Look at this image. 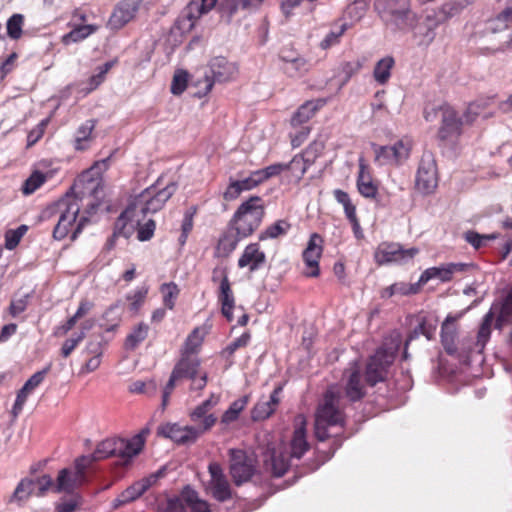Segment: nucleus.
Listing matches in <instances>:
<instances>
[{
  "mask_svg": "<svg viewBox=\"0 0 512 512\" xmlns=\"http://www.w3.org/2000/svg\"><path fill=\"white\" fill-rule=\"evenodd\" d=\"M34 489V480L28 478L22 479L16 486L13 494L10 496L9 502L21 505L32 495Z\"/></svg>",
  "mask_w": 512,
  "mask_h": 512,
  "instance_id": "37",
  "label": "nucleus"
},
{
  "mask_svg": "<svg viewBox=\"0 0 512 512\" xmlns=\"http://www.w3.org/2000/svg\"><path fill=\"white\" fill-rule=\"evenodd\" d=\"M188 82V75L184 71H179L175 73L172 83H171V92L174 95H180L182 94L186 87Z\"/></svg>",
  "mask_w": 512,
  "mask_h": 512,
  "instance_id": "64",
  "label": "nucleus"
},
{
  "mask_svg": "<svg viewBox=\"0 0 512 512\" xmlns=\"http://www.w3.org/2000/svg\"><path fill=\"white\" fill-rule=\"evenodd\" d=\"M176 190L177 185L174 182H170L161 188L159 181H157L156 184L146 188L131 206L135 211L139 210L143 215L155 213L163 208L164 204L172 197Z\"/></svg>",
  "mask_w": 512,
  "mask_h": 512,
  "instance_id": "5",
  "label": "nucleus"
},
{
  "mask_svg": "<svg viewBox=\"0 0 512 512\" xmlns=\"http://www.w3.org/2000/svg\"><path fill=\"white\" fill-rule=\"evenodd\" d=\"M290 458V456L284 453L276 454V452L273 451L270 457V465L276 477H281L285 474L290 465Z\"/></svg>",
  "mask_w": 512,
  "mask_h": 512,
  "instance_id": "46",
  "label": "nucleus"
},
{
  "mask_svg": "<svg viewBox=\"0 0 512 512\" xmlns=\"http://www.w3.org/2000/svg\"><path fill=\"white\" fill-rule=\"evenodd\" d=\"M196 213V207L191 206L189 209H187L184 213L182 225H181V236L179 238V241L181 244H184L186 242V239L188 237V234L193 228V217Z\"/></svg>",
  "mask_w": 512,
  "mask_h": 512,
  "instance_id": "60",
  "label": "nucleus"
},
{
  "mask_svg": "<svg viewBox=\"0 0 512 512\" xmlns=\"http://www.w3.org/2000/svg\"><path fill=\"white\" fill-rule=\"evenodd\" d=\"M452 321L453 319L451 317H447L441 328V343L449 355H454L457 352V346L455 343L456 328Z\"/></svg>",
  "mask_w": 512,
  "mask_h": 512,
  "instance_id": "35",
  "label": "nucleus"
},
{
  "mask_svg": "<svg viewBox=\"0 0 512 512\" xmlns=\"http://www.w3.org/2000/svg\"><path fill=\"white\" fill-rule=\"evenodd\" d=\"M469 267L466 263H447L438 267L426 269L419 278V283L425 284L431 279H439L442 282L451 280L452 275L463 272Z\"/></svg>",
  "mask_w": 512,
  "mask_h": 512,
  "instance_id": "20",
  "label": "nucleus"
},
{
  "mask_svg": "<svg viewBox=\"0 0 512 512\" xmlns=\"http://www.w3.org/2000/svg\"><path fill=\"white\" fill-rule=\"evenodd\" d=\"M463 238L469 243L474 249H480L485 246L488 241L495 239V234H479L476 231L469 230L464 232Z\"/></svg>",
  "mask_w": 512,
  "mask_h": 512,
  "instance_id": "50",
  "label": "nucleus"
},
{
  "mask_svg": "<svg viewBox=\"0 0 512 512\" xmlns=\"http://www.w3.org/2000/svg\"><path fill=\"white\" fill-rule=\"evenodd\" d=\"M135 214L136 211L131 205L120 214L114 225L116 235L126 239L133 235L139 226V219H134Z\"/></svg>",
  "mask_w": 512,
  "mask_h": 512,
  "instance_id": "27",
  "label": "nucleus"
},
{
  "mask_svg": "<svg viewBox=\"0 0 512 512\" xmlns=\"http://www.w3.org/2000/svg\"><path fill=\"white\" fill-rule=\"evenodd\" d=\"M394 63V59L390 56L384 57L376 63L373 76L379 84H385L389 80Z\"/></svg>",
  "mask_w": 512,
  "mask_h": 512,
  "instance_id": "41",
  "label": "nucleus"
},
{
  "mask_svg": "<svg viewBox=\"0 0 512 512\" xmlns=\"http://www.w3.org/2000/svg\"><path fill=\"white\" fill-rule=\"evenodd\" d=\"M442 22H444V20L442 19L438 12L433 11L432 13H428L421 24H419V22L417 23V28L414 32V36L419 37L421 39V44H430L436 36V28Z\"/></svg>",
  "mask_w": 512,
  "mask_h": 512,
  "instance_id": "24",
  "label": "nucleus"
},
{
  "mask_svg": "<svg viewBox=\"0 0 512 512\" xmlns=\"http://www.w3.org/2000/svg\"><path fill=\"white\" fill-rule=\"evenodd\" d=\"M155 480V477L151 476L149 478H144L135 482L114 500V506L118 507L120 505L134 501L140 497L152 485V483L155 482Z\"/></svg>",
  "mask_w": 512,
  "mask_h": 512,
  "instance_id": "28",
  "label": "nucleus"
},
{
  "mask_svg": "<svg viewBox=\"0 0 512 512\" xmlns=\"http://www.w3.org/2000/svg\"><path fill=\"white\" fill-rule=\"evenodd\" d=\"M27 230L28 228L26 225H20L16 229L8 230L5 234V247L8 250H13L19 244Z\"/></svg>",
  "mask_w": 512,
  "mask_h": 512,
  "instance_id": "56",
  "label": "nucleus"
},
{
  "mask_svg": "<svg viewBox=\"0 0 512 512\" xmlns=\"http://www.w3.org/2000/svg\"><path fill=\"white\" fill-rule=\"evenodd\" d=\"M282 387H276L268 397H261L254 406L251 417L254 421H261L269 418L278 407L281 398Z\"/></svg>",
  "mask_w": 512,
  "mask_h": 512,
  "instance_id": "21",
  "label": "nucleus"
},
{
  "mask_svg": "<svg viewBox=\"0 0 512 512\" xmlns=\"http://www.w3.org/2000/svg\"><path fill=\"white\" fill-rule=\"evenodd\" d=\"M218 0H191L184 9L179 22L187 29H192L195 22L211 11Z\"/></svg>",
  "mask_w": 512,
  "mask_h": 512,
  "instance_id": "19",
  "label": "nucleus"
},
{
  "mask_svg": "<svg viewBox=\"0 0 512 512\" xmlns=\"http://www.w3.org/2000/svg\"><path fill=\"white\" fill-rule=\"evenodd\" d=\"M333 195L335 200L343 206L347 219L356 215V207L352 203L348 193L341 189H336L334 190Z\"/></svg>",
  "mask_w": 512,
  "mask_h": 512,
  "instance_id": "54",
  "label": "nucleus"
},
{
  "mask_svg": "<svg viewBox=\"0 0 512 512\" xmlns=\"http://www.w3.org/2000/svg\"><path fill=\"white\" fill-rule=\"evenodd\" d=\"M203 433L195 425L181 426L178 423H166L157 428V435L170 439L179 445L195 443Z\"/></svg>",
  "mask_w": 512,
  "mask_h": 512,
  "instance_id": "11",
  "label": "nucleus"
},
{
  "mask_svg": "<svg viewBox=\"0 0 512 512\" xmlns=\"http://www.w3.org/2000/svg\"><path fill=\"white\" fill-rule=\"evenodd\" d=\"M93 454L97 461L114 456L124 460L133 458L127 439L124 438H108L103 440L97 445Z\"/></svg>",
  "mask_w": 512,
  "mask_h": 512,
  "instance_id": "14",
  "label": "nucleus"
},
{
  "mask_svg": "<svg viewBox=\"0 0 512 512\" xmlns=\"http://www.w3.org/2000/svg\"><path fill=\"white\" fill-rule=\"evenodd\" d=\"M322 237L313 233L310 236L306 249L303 251V261L306 265L304 274L308 277H317L319 275V259L322 255Z\"/></svg>",
  "mask_w": 512,
  "mask_h": 512,
  "instance_id": "16",
  "label": "nucleus"
},
{
  "mask_svg": "<svg viewBox=\"0 0 512 512\" xmlns=\"http://www.w3.org/2000/svg\"><path fill=\"white\" fill-rule=\"evenodd\" d=\"M357 188L359 193L365 198H374L378 192L377 185L372 180L371 175L366 170V166L362 163V161L359 164Z\"/></svg>",
  "mask_w": 512,
  "mask_h": 512,
  "instance_id": "32",
  "label": "nucleus"
},
{
  "mask_svg": "<svg viewBox=\"0 0 512 512\" xmlns=\"http://www.w3.org/2000/svg\"><path fill=\"white\" fill-rule=\"evenodd\" d=\"M149 332V326L145 323H139L133 331L126 338V348L135 349L141 342H143Z\"/></svg>",
  "mask_w": 512,
  "mask_h": 512,
  "instance_id": "45",
  "label": "nucleus"
},
{
  "mask_svg": "<svg viewBox=\"0 0 512 512\" xmlns=\"http://www.w3.org/2000/svg\"><path fill=\"white\" fill-rule=\"evenodd\" d=\"M362 66H363V61L360 59L343 62L339 66L340 73L344 75L343 84L347 83L353 75L358 73L360 71V69L362 68Z\"/></svg>",
  "mask_w": 512,
  "mask_h": 512,
  "instance_id": "59",
  "label": "nucleus"
},
{
  "mask_svg": "<svg viewBox=\"0 0 512 512\" xmlns=\"http://www.w3.org/2000/svg\"><path fill=\"white\" fill-rule=\"evenodd\" d=\"M374 8L387 26L396 31L415 32L419 16L410 8L408 0H376Z\"/></svg>",
  "mask_w": 512,
  "mask_h": 512,
  "instance_id": "1",
  "label": "nucleus"
},
{
  "mask_svg": "<svg viewBox=\"0 0 512 512\" xmlns=\"http://www.w3.org/2000/svg\"><path fill=\"white\" fill-rule=\"evenodd\" d=\"M401 336L399 333L391 334L385 339L383 345L375 352L366 367L365 379L370 386L384 381L388 368L394 362L400 348Z\"/></svg>",
  "mask_w": 512,
  "mask_h": 512,
  "instance_id": "2",
  "label": "nucleus"
},
{
  "mask_svg": "<svg viewBox=\"0 0 512 512\" xmlns=\"http://www.w3.org/2000/svg\"><path fill=\"white\" fill-rule=\"evenodd\" d=\"M46 180V177L41 172H34L31 176L26 179L24 185L22 187V192L25 195H30L34 193Z\"/></svg>",
  "mask_w": 512,
  "mask_h": 512,
  "instance_id": "58",
  "label": "nucleus"
},
{
  "mask_svg": "<svg viewBox=\"0 0 512 512\" xmlns=\"http://www.w3.org/2000/svg\"><path fill=\"white\" fill-rule=\"evenodd\" d=\"M324 142L320 140L313 141L301 154L305 157L308 163L313 164L316 158L323 152L324 150Z\"/></svg>",
  "mask_w": 512,
  "mask_h": 512,
  "instance_id": "61",
  "label": "nucleus"
},
{
  "mask_svg": "<svg viewBox=\"0 0 512 512\" xmlns=\"http://www.w3.org/2000/svg\"><path fill=\"white\" fill-rule=\"evenodd\" d=\"M375 154V162L380 166H400L409 157L412 149V141L407 138H401L393 145L379 146L372 144Z\"/></svg>",
  "mask_w": 512,
  "mask_h": 512,
  "instance_id": "7",
  "label": "nucleus"
},
{
  "mask_svg": "<svg viewBox=\"0 0 512 512\" xmlns=\"http://www.w3.org/2000/svg\"><path fill=\"white\" fill-rule=\"evenodd\" d=\"M96 31V26L93 25H81L74 28L68 34L63 37V41L66 44L81 41L87 38L89 35Z\"/></svg>",
  "mask_w": 512,
  "mask_h": 512,
  "instance_id": "49",
  "label": "nucleus"
},
{
  "mask_svg": "<svg viewBox=\"0 0 512 512\" xmlns=\"http://www.w3.org/2000/svg\"><path fill=\"white\" fill-rule=\"evenodd\" d=\"M93 323L94 322L92 320L85 321L82 323L81 331L79 333H76L72 337L65 340L61 348V354L63 357L66 358L72 353L78 344L85 338V331L91 329Z\"/></svg>",
  "mask_w": 512,
  "mask_h": 512,
  "instance_id": "39",
  "label": "nucleus"
},
{
  "mask_svg": "<svg viewBox=\"0 0 512 512\" xmlns=\"http://www.w3.org/2000/svg\"><path fill=\"white\" fill-rule=\"evenodd\" d=\"M419 250L417 248L403 249L399 244L382 243L375 251L374 258L379 265L389 263H406L411 260Z\"/></svg>",
  "mask_w": 512,
  "mask_h": 512,
  "instance_id": "13",
  "label": "nucleus"
},
{
  "mask_svg": "<svg viewBox=\"0 0 512 512\" xmlns=\"http://www.w3.org/2000/svg\"><path fill=\"white\" fill-rule=\"evenodd\" d=\"M85 481L86 479L78 475L75 470L64 468L58 473L55 483V492L73 493L74 490L84 484Z\"/></svg>",
  "mask_w": 512,
  "mask_h": 512,
  "instance_id": "25",
  "label": "nucleus"
},
{
  "mask_svg": "<svg viewBox=\"0 0 512 512\" xmlns=\"http://www.w3.org/2000/svg\"><path fill=\"white\" fill-rule=\"evenodd\" d=\"M207 333L208 329L205 326L194 328L192 332L187 336L181 352L190 355H195L198 353Z\"/></svg>",
  "mask_w": 512,
  "mask_h": 512,
  "instance_id": "34",
  "label": "nucleus"
},
{
  "mask_svg": "<svg viewBox=\"0 0 512 512\" xmlns=\"http://www.w3.org/2000/svg\"><path fill=\"white\" fill-rule=\"evenodd\" d=\"M290 228V224L284 220H279L276 223L267 227L260 235V240H265L268 238H277L280 235H284Z\"/></svg>",
  "mask_w": 512,
  "mask_h": 512,
  "instance_id": "52",
  "label": "nucleus"
},
{
  "mask_svg": "<svg viewBox=\"0 0 512 512\" xmlns=\"http://www.w3.org/2000/svg\"><path fill=\"white\" fill-rule=\"evenodd\" d=\"M310 165L302 155L294 156L288 164H285L286 170H289L296 180H300L303 177Z\"/></svg>",
  "mask_w": 512,
  "mask_h": 512,
  "instance_id": "48",
  "label": "nucleus"
},
{
  "mask_svg": "<svg viewBox=\"0 0 512 512\" xmlns=\"http://www.w3.org/2000/svg\"><path fill=\"white\" fill-rule=\"evenodd\" d=\"M148 287L143 285L138 287L133 292L127 294L126 299L130 302L129 308L133 312H138L148 294Z\"/></svg>",
  "mask_w": 512,
  "mask_h": 512,
  "instance_id": "51",
  "label": "nucleus"
},
{
  "mask_svg": "<svg viewBox=\"0 0 512 512\" xmlns=\"http://www.w3.org/2000/svg\"><path fill=\"white\" fill-rule=\"evenodd\" d=\"M347 29V24H342L336 31L329 32L325 38L321 41L320 47L322 49H328L337 43H339L340 37L344 34Z\"/></svg>",
  "mask_w": 512,
  "mask_h": 512,
  "instance_id": "62",
  "label": "nucleus"
},
{
  "mask_svg": "<svg viewBox=\"0 0 512 512\" xmlns=\"http://www.w3.org/2000/svg\"><path fill=\"white\" fill-rule=\"evenodd\" d=\"M81 504V498L78 495H72L70 498H63L56 505V512H74Z\"/></svg>",
  "mask_w": 512,
  "mask_h": 512,
  "instance_id": "63",
  "label": "nucleus"
},
{
  "mask_svg": "<svg viewBox=\"0 0 512 512\" xmlns=\"http://www.w3.org/2000/svg\"><path fill=\"white\" fill-rule=\"evenodd\" d=\"M208 471L210 474L208 487L212 496L220 502L229 500L232 496L231 488L220 464L217 462L210 463Z\"/></svg>",
  "mask_w": 512,
  "mask_h": 512,
  "instance_id": "15",
  "label": "nucleus"
},
{
  "mask_svg": "<svg viewBox=\"0 0 512 512\" xmlns=\"http://www.w3.org/2000/svg\"><path fill=\"white\" fill-rule=\"evenodd\" d=\"M471 3V0H450L441 6L438 13L442 19L446 21L454 16L459 15Z\"/></svg>",
  "mask_w": 512,
  "mask_h": 512,
  "instance_id": "40",
  "label": "nucleus"
},
{
  "mask_svg": "<svg viewBox=\"0 0 512 512\" xmlns=\"http://www.w3.org/2000/svg\"><path fill=\"white\" fill-rule=\"evenodd\" d=\"M182 498L186 504L191 508L192 512H210V507L207 501L200 499L198 493L186 487L182 492Z\"/></svg>",
  "mask_w": 512,
  "mask_h": 512,
  "instance_id": "38",
  "label": "nucleus"
},
{
  "mask_svg": "<svg viewBox=\"0 0 512 512\" xmlns=\"http://www.w3.org/2000/svg\"><path fill=\"white\" fill-rule=\"evenodd\" d=\"M248 403V396H243L231 403L229 408L222 415V423L229 424L235 421L240 412L246 407Z\"/></svg>",
  "mask_w": 512,
  "mask_h": 512,
  "instance_id": "47",
  "label": "nucleus"
},
{
  "mask_svg": "<svg viewBox=\"0 0 512 512\" xmlns=\"http://www.w3.org/2000/svg\"><path fill=\"white\" fill-rule=\"evenodd\" d=\"M415 184L417 189L424 194L432 193L437 187L438 174L436 161L434 155L429 151H425L422 154Z\"/></svg>",
  "mask_w": 512,
  "mask_h": 512,
  "instance_id": "9",
  "label": "nucleus"
},
{
  "mask_svg": "<svg viewBox=\"0 0 512 512\" xmlns=\"http://www.w3.org/2000/svg\"><path fill=\"white\" fill-rule=\"evenodd\" d=\"M59 208L61 214L53 230V237L56 240H62L68 235L79 214L80 204L76 198L67 196L59 202Z\"/></svg>",
  "mask_w": 512,
  "mask_h": 512,
  "instance_id": "12",
  "label": "nucleus"
},
{
  "mask_svg": "<svg viewBox=\"0 0 512 512\" xmlns=\"http://www.w3.org/2000/svg\"><path fill=\"white\" fill-rule=\"evenodd\" d=\"M200 368V360L196 355H190L181 352V358L176 363L173 368V371H177V375L181 379H193V377L198 376Z\"/></svg>",
  "mask_w": 512,
  "mask_h": 512,
  "instance_id": "29",
  "label": "nucleus"
},
{
  "mask_svg": "<svg viewBox=\"0 0 512 512\" xmlns=\"http://www.w3.org/2000/svg\"><path fill=\"white\" fill-rule=\"evenodd\" d=\"M164 306L172 310L175 307L176 300L180 294L178 285L174 282L163 283L160 286Z\"/></svg>",
  "mask_w": 512,
  "mask_h": 512,
  "instance_id": "42",
  "label": "nucleus"
},
{
  "mask_svg": "<svg viewBox=\"0 0 512 512\" xmlns=\"http://www.w3.org/2000/svg\"><path fill=\"white\" fill-rule=\"evenodd\" d=\"M264 214L265 210L261 204V198L257 196L250 197L238 207L229 222V226L238 235L246 238L260 226Z\"/></svg>",
  "mask_w": 512,
  "mask_h": 512,
  "instance_id": "3",
  "label": "nucleus"
},
{
  "mask_svg": "<svg viewBox=\"0 0 512 512\" xmlns=\"http://www.w3.org/2000/svg\"><path fill=\"white\" fill-rule=\"evenodd\" d=\"M491 322L492 316L489 313L485 316L477 334L476 346L479 347V351H482L484 349L486 342L490 338Z\"/></svg>",
  "mask_w": 512,
  "mask_h": 512,
  "instance_id": "55",
  "label": "nucleus"
},
{
  "mask_svg": "<svg viewBox=\"0 0 512 512\" xmlns=\"http://www.w3.org/2000/svg\"><path fill=\"white\" fill-rule=\"evenodd\" d=\"M230 475L239 486L251 479L255 472L254 459L241 449H230Z\"/></svg>",
  "mask_w": 512,
  "mask_h": 512,
  "instance_id": "10",
  "label": "nucleus"
},
{
  "mask_svg": "<svg viewBox=\"0 0 512 512\" xmlns=\"http://www.w3.org/2000/svg\"><path fill=\"white\" fill-rule=\"evenodd\" d=\"M347 375V383L345 393L348 399L352 402L362 399L365 395L364 385L361 382L360 367L356 362H352L349 368L345 371Z\"/></svg>",
  "mask_w": 512,
  "mask_h": 512,
  "instance_id": "23",
  "label": "nucleus"
},
{
  "mask_svg": "<svg viewBox=\"0 0 512 512\" xmlns=\"http://www.w3.org/2000/svg\"><path fill=\"white\" fill-rule=\"evenodd\" d=\"M290 457L300 459L309 449L306 439V419L303 415L296 417V427L291 439Z\"/></svg>",
  "mask_w": 512,
  "mask_h": 512,
  "instance_id": "22",
  "label": "nucleus"
},
{
  "mask_svg": "<svg viewBox=\"0 0 512 512\" xmlns=\"http://www.w3.org/2000/svg\"><path fill=\"white\" fill-rule=\"evenodd\" d=\"M281 59L284 62L283 69L290 77L299 76L307 70L306 60L302 57L288 58L281 55Z\"/></svg>",
  "mask_w": 512,
  "mask_h": 512,
  "instance_id": "43",
  "label": "nucleus"
},
{
  "mask_svg": "<svg viewBox=\"0 0 512 512\" xmlns=\"http://www.w3.org/2000/svg\"><path fill=\"white\" fill-rule=\"evenodd\" d=\"M24 17L21 14L12 15L7 21V34L11 39H19L22 35Z\"/></svg>",
  "mask_w": 512,
  "mask_h": 512,
  "instance_id": "57",
  "label": "nucleus"
},
{
  "mask_svg": "<svg viewBox=\"0 0 512 512\" xmlns=\"http://www.w3.org/2000/svg\"><path fill=\"white\" fill-rule=\"evenodd\" d=\"M217 402L218 397L211 395L209 399L203 401L190 413L191 421L203 434L210 430L216 423L217 418L208 412Z\"/></svg>",
  "mask_w": 512,
  "mask_h": 512,
  "instance_id": "17",
  "label": "nucleus"
},
{
  "mask_svg": "<svg viewBox=\"0 0 512 512\" xmlns=\"http://www.w3.org/2000/svg\"><path fill=\"white\" fill-rule=\"evenodd\" d=\"M266 261V256L260 250L259 244L251 243L247 245L238 260L240 268L248 267L251 272L258 270Z\"/></svg>",
  "mask_w": 512,
  "mask_h": 512,
  "instance_id": "26",
  "label": "nucleus"
},
{
  "mask_svg": "<svg viewBox=\"0 0 512 512\" xmlns=\"http://www.w3.org/2000/svg\"><path fill=\"white\" fill-rule=\"evenodd\" d=\"M238 72L237 66L228 61L225 57H214L209 61L208 68L204 74L205 93L211 91L215 83H225L232 81Z\"/></svg>",
  "mask_w": 512,
  "mask_h": 512,
  "instance_id": "8",
  "label": "nucleus"
},
{
  "mask_svg": "<svg viewBox=\"0 0 512 512\" xmlns=\"http://www.w3.org/2000/svg\"><path fill=\"white\" fill-rule=\"evenodd\" d=\"M150 428L144 427L138 434L133 436L131 439H127L128 446L132 453V456H136L141 452L144 447L146 437L150 434Z\"/></svg>",
  "mask_w": 512,
  "mask_h": 512,
  "instance_id": "53",
  "label": "nucleus"
},
{
  "mask_svg": "<svg viewBox=\"0 0 512 512\" xmlns=\"http://www.w3.org/2000/svg\"><path fill=\"white\" fill-rule=\"evenodd\" d=\"M343 413L340 409V396L332 388L324 395L323 402L319 405L315 419V436L319 441H325L328 437L327 429L330 426L341 425Z\"/></svg>",
  "mask_w": 512,
  "mask_h": 512,
  "instance_id": "4",
  "label": "nucleus"
},
{
  "mask_svg": "<svg viewBox=\"0 0 512 512\" xmlns=\"http://www.w3.org/2000/svg\"><path fill=\"white\" fill-rule=\"evenodd\" d=\"M95 120H87L81 124L75 132L74 148L79 151L86 150L90 147L93 140L92 132L95 128Z\"/></svg>",
  "mask_w": 512,
  "mask_h": 512,
  "instance_id": "33",
  "label": "nucleus"
},
{
  "mask_svg": "<svg viewBox=\"0 0 512 512\" xmlns=\"http://www.w3.org/2000/svg\"><path fill=\"white\" fill-rule=\"evenodd\" d=\"M218 298L222 306V314L229 321H231L233 318V308L235 301L227 275H223L220 281V292Z\"/></svg>",
  "mask_w": 512,
  "mask_h": 512,
  "instance_id": "30",
  "label": "nucleus"
},
{
  "mask_svg": "<svg viewBox=\"0 0 512 512\" xmlns=\"http://www.w3.org/2000/svg\"><path fill=\"white\" fill-rule=\"evenodd\" d=\"M442 111V125L439 129V137L442 140H453L461 134V127L464 123H473L479 115V105L470 104L462 118L457 116L456 111L451 107H444Z\"/></svg>",
  "mask_w": 512,
  "mask_h": 512,
  "instance_id": "6",
  "label": "nucleus"
},
{
  "mask_svg": "<svg viewBox=\"0 0 512 512\" xmlns=\"http://www.w3.org/2000/svg\"><path fill=\"white\" fill-rule=\"evenodd\" d=\"M251 6V0H222L219 4V10L222 17L230 22L232 17L239 11L246 10Z\"/></svg>",
  "mask_w": 512,
  "mask_h": 512,
  "instance_id": "36",
  "label": "nucleus"
},
{
  "mask_svg": "<svg viewBox=\"0 0 512 512\" xmlns=\"http://www.w3.org/2000/svg\"><path fill=\"white\" fill-rule=\"evenodd\" d=\"M244 237L238 235V233L232 229L229 225L225 233L219 239L216 253L219 257L229 256L237 247L239 241Z\"/></svg>",
  "mask_w": 512,
  "mask_h": 512,
  "instance_id": "31",
  "label": "nucleus"
},
{
  "mask_svg": "<svg viewBox=\"0 0 512 512\" xmlns=\"http://www.w3.org/2000/svg\"><path fill=\"white\" fill-rule=\"evenodd\" d=\"M141 0H122L113 10L109 18V26L112 29H120L131 21L139 9Z\"/></svg>",
  "mask_w": 512,
  "mask_h": 512,
  "instance_id": "18",
  "label": "nucleus"
},
{
  "mask_svg": "<svg viewBox=\"0 0 512 512\" xmlns=\"http://www.w3.org/2000/svg\"><path fill=\"white\" fill-rule=\"evenodd\" d=\"M317 109L318 106L312 101L304 103L291 118L292 126L296 127L307 122L315 114Z\"/></svg>",
  "mask_w": 512,
  "mask_h": 512,
  "instance_id": "44",
  "label": "nucleus"
}]
</instances>
